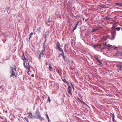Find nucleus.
I'll list each match as a JSON object with an SVG mask.
<instances>
[{
  "label": "nucleus",
  "mask_w": 122,
  "mask_h": 122,
  "mask_svg": "<svg viewBox=\"0 0 122 122\" xmlns=\"http://www.w3.org/2000/svg\"><path fill=\"white\" fill-rule=\"evenodd\" d=\"M33 117L36 119L38 118L41 121H42L44 119L41 116L40 112L38 109L36 110L35 115L33 116Z\"/></svg>",
  "instance_id": "nucleus-1"
},
{
  "label": "nucleus",
  "mask_w": 122,
  "mask_h": 122,
  "mask_svg": "<svg viewBox=\"0 0 122 122\" xmlns=\"http://www.w3.org/2000/svg\"><path fill=\"white\" fill-rule=\"evenodd\" d=\"M11 70L10 71V73L11 74L10 75V76L11 77H15L16 79V76H15V72L14 71V70H15V71H16V66H14V68H11Z\"/></svg>",
  "instance_id": "nucleus-2"
},
{
  "label": "nucleus",
  "mask_w": 122,
  "mask_h": 122,
  "mask_svg": "<svg viewBox=\"0 0 122 122\" xmlns=\"http://www.w3.org/2000/svg\"><path fill=\"white\" fill-rule=\"evenodd\" d=\"M43 49L41 51V52L40 51H39L38 52V54L39 55V59H41V56L43 57V56H45L43 55V53L45 52V44L44 43L43 44Z\"/></svg>",
  "instance_id": "nucleus-3"
},
{
  "label": "nucleus",
  "mask_w": 122,
  "mask_h": 122,
  "mask_svg": "<svg viewBox=\"0 0 122 122\" xmlns=\"http://www.w3.org/2000/svg\"><path fill=\"white\" fill-rule=\"evenodd\" d=\"M25 60L27 61L28 62V65H27L26 66L25 65V62H24V65L25 68H26V69H28V72L30 70V66L29 65V62H30V59H25Z\"/></svg>",
  "instance_id": "nucleus-4"
},
{
  "label": "nucleus",
  "mask_w": 122,
  "mask_h": 122,
  "mask_svg": "<svg viewBox=\"0 0 122 122\" xmlns=\"http://www.w3.org/2000/svg\"><path fill=\"white\" fill-rule=\"evenodd\" d=\"M111 35L112 36V39H114L116 35V32L115 30L111 31Z\"/></svg>",
  "instance_id": "nucleus-5"
},
{
  "label": "nucleus",
  "mask_w": 122,
  "mask_h": 122,
  "mask_svg": "<svg viewBox=\"0 0 122 122\" xmlns=\"http://www.w3.org/2000/svg\"><path fill=\"white\" fill-rule=\"evenodd\" d=\"M121 54H122L121 52L118 51L116 52V53L113 55V56H121L122 55Z\"/></svg>",
  "instance_id": "nucleus-6"
},
{
  "label": "nucleus",
  "mask_w": 122,
  "mask_h": 122,
  "mask_svg": "<svg viewBox=\"0 0 122 122\" xmlns=\"http://www.w3.org/2000/svg\"><path fill=\"white\" fill-rule=\"evenodd\" d=\"M68 86L67 92L69 94H70L71 96H72V94L71 93V88L69 85Z\"/></svg>",
  "instance_id": "nucleus-7"
},
{
  "label": "nucleus",
  "mask_w": 122,
  "mask_h": 122,
  "mask_svg": "<svg viewBox=\"0 0 122 122\" xmlns=\"http://www.w3.org/2000/svg\"><path fill=\"white\" fill-rule=\"evenodd\" d=\"M60 44L58 41L57 42V43L56 45V49H58V48L60 47Z\"/></svg>",
  "instance_id": "nucleus-8"
},
{
  "label": "nucleus",
  "mask_w": 122,
  "mask_h": 122,
  "mask_svg": "<svg viewBox=\"0 0 122 122\" xmlns=\"http://www.w3.org/2000/svg\"><path fill=\"white\" fill-rule=\"evenodd\" d=\"M53 69V68L52 67L51 64H49V70L51 72L52 70Z\"/></svg>",
  "instance_id": "nucleus-9"
},
{
  "label": "nucleus",
  "mask_w": 122,
  "mask_h": 122,
  "mask_svg": "<svg viewBox=\"0 0 122 122\" xmlns=\"http://www.w3.org/2000/svg\"><path fill=\"white\" fill-rule=\"evenodd\" d=\"M109 38V36H104L103 38V39L105 41H106L107 40L108 38Z\"/></svg>",
  "instance_id": "nucleus-10"
},
{
  "label": "nucleus",
  "mask_w": 122,
  "mask_h": 122,
  "mask_svg": "<svg viewBox=\"0 0 122 122\" xmlns=\"http://www.w3.org/2000/svg\"><path fill=\"white\" fill-rule=\"evenodd\" d=\"M49 32L48 31H47L45 33V38H46V37L49 36Z\"/></svg>",
  "instance_id": "nucleus-11"
},
{
  "label": "nucleus",
  "mask_w": 122,
  "mask_h": 122,
  "mask_svg": "<svg viewBox=\"0 0 122 122\" xmlns=\"http://www.w3.org/2000/svg\"><path fill=\"white\" fill-rule=\"evenodd\" d=\"M22 59L23 60L24 62L25 61V60L26 59L25 57V56L24 55V54H23L22 55Z\"/></svg>",
  "instance_id": "nucleus-12"
},
{
  "label": "nucleus",
  "mask_w": 122,
  "mask_h": 122,
  "mask_svg": "<svg viewBox=\"0 0 122 122\" xmlns=\"http://www.w3.org/2000/svg\"><path fill=\"white\" fill-rule=\"evenodd\" d=\"M28 116L31 119H32L33 117L32 116V114L30 112L29 113V115Z\"/></svg>",
  "instance_id": "nucleus-13"
},
{
  "label": "nucleus",
  "mask_w": 122,
  "mask_h": 122,
  "mask_svg": "<svg viewBox=\"0 0 122 122\" xmlns=\"http://www.w3.org/2000/svg\"><path fill=\"white\" fill-rule=\"evenodd\" d=\"M33 33L32 32H31L29 35V41L30 39V38H31L32 36V35H33Z\"/></svg>",
  "instance_id": "nucleus-14"
},
{
  "label": "nucleus",
  "mask_w": 122,
  "mask_h": 122,
  "mask_svg": "<svg viewBox=\"0 0 122 122\" xmlns=\"http://www.w3.org/2000/svg\"><path fill=\"white\" fill-rule=\"evenodd\" d=\"M62 81L65 83H66L67 84V85H69V83L68 82L66 81V80L65 79H63L62 80Z\"/></svg>",
  "instance_id": "nucleus-15"
},
{
  "label": "nucleus",
  "mask_w": 122,
  "mask_h": 122,
  "mask_svg": "<svg viewBox=\"0 0 122 122\" xmlns=\"http://www.w3.org/2000/svg\"><path fill=\"white\" fill-rule=\"evenodd\" d=\"M97 61H98V62H99L100 65H102V66L103 65L102 64V63L100 60H99V59Z\"/></svg>",
  "instance_id": "nucleus-16"
},
{
  "label": "nucleus",
  "mask_w": 122,
  "mask_h": 122,
  "mask_svg": "<svg viewBox=\"0 0 122 122\" xmlns=\"http://www.w3.org/2000/svg\"><path fill=\"white\" fill-rule=\"evenodd\" d=\"M57 49L61 52H63V50L60 47L58 48Z\"/></svg>",
  "instance_id": "nucleus-17"
},
{
  "label": "nucleus",
  "mask_w": 122,
  "mask_h": 122,
  "mask_svg": "<svg viewBox=\"0 0 122 122\" xmlns=\"http://www.w3.org/2000/svg\"><path fill=\"white\" fill-rule=\"evenodd\" d=\"M110 116L112 117V119H114V114H111L110 115Z\"/></svg>",
  "instance_id": "nucleus-18"
},
{
  "label": "nucleus",
  "mask_w": 122,
  "mask_h": 122,
  "mask_svg": "<svg viewBox=\"0 0 122 122\" xmlns=\"http://www.w3.org/2000/svg\"><path fill=\"white\" fill-rule=\"evenodd\" d=\"M79 23V22H78V23H77V24L76 25V26L74 28V30L73 31H74V30H75L76 28L77 27Z\"/></svg>",
  "instance_id": "nucleus-19"
},
{
  "label": "nucleus",
  "mask_w": 122,
  "mask_h": 122,
  "mask_svg": "<svg viewBox=\"0 0 122 122\" xmlns=\"http://www.w3.org/2000/svg\"><path fill=\"white\" fill-rule=\"evenodd\" d=\"M121 28L120 27H118L116 28V29L117 31H119L120 30V29Z\"/></svg>",
  "instance_id": "nucleus-20"
},
{
  "label": "nucleus",
  "mask_w": 122,
  "mask_h": 122,
  "mask_svg": "<svg viewBox=\"0 0 122 122\" xmlns=\"http://www.w3.org/2000/svg\"><path fill=\"white\" fill-rule=\"evenodd\" d=\"M106 46L108 47L109 48L111 47H112V45H110L109 44H107V45H106Z\"/></svg>",
  "instance_id": "nucleus-21"
},
{
  "label": "nucleus",
  "mask_w": 122,
  "mask_h": 122,
  "mask_svg": "<svg viewBox=\"0 0 122 122\" xmlns=\"http://www.w3.org/2000/svg\"><path fill=\"white\" fill-rule=\"evenodd\" d=\"M62 53H61L59 55V56H58L59 57L61 56H63L64 55V52H62Z\"/></svg>",
  "instance_id": "nucleus-22"
},
{
  "label": "nucleus",
  "mask_w": 122,
  "mask_h": 122,
  "mask_svg": "<svg viewBox=\"0 0 122 122\" xmlns=\"http://www.w3.org/2000/svg\"><path fill=\"white\" fill-rule=\"evenodd\" d=\"M115 27L114 26H112L111 28V31L115 30V29H114Z\"/></svg>",
  "instance_id": "nucleus-23"
},
{
  "label": "nucleus",
  "mask_w": 122,
  "mask_h": 122,
  "mask_svg": "<svg viewBox=\"0 0 122 122\" xmlns=\"http://www.w3.org/2000/svg\"><path fill=\"white\" fill-rule=\"evenodd\" d=\"M105 19L107 20H109L110 19H111V18L108 16H106L105 18Z\"/></svg>",
  "instance_id": "nucleus-24"
},
{
  "label": "nucleus",
  "mask_w": 122,
  "mask_h": 122,
  "mask_svg": "<svg viewBox=\"0 0 122 122\" xmlns=\"http://www.w3.org/2000/svg\"><path fill=\"white\" fill-rule=\"evenodd\" d=\"M101 46L100 44L97 45L96 46V47H97L98 48H100L101 47Z\"/></svg>",
  "instance_id": "nucleus-25"
},
{
  "label": "nucleus",
  "mask_w": 122,
  "mask_h": 122,
  "mask_svg": "<svg viewBox=\"0 0 122 122\" xmlns=\"http://www.w3.org/2000/svg\"><path fill=\"white\" fill-rule=\"evenodd\" d=\"M98 28L96 29H95V30H97L99 29L102 28V27L99 26H98Z\"/></svg>",
  "instance_id": "nucleus-26"
},
{
  "label": "nucleus",
  "mask_w": 122,
  "mask_h": 122,
  "mask_svg": "<svg viewBox=\"0 0 122 122\" xmlns=\"http://www.w3.org/2000/svg\"><path fill=\"white\" fill-rule=\"evenodd\" d=\"M94 57L97 60V61L99 60L98 57L97 56H95Z\"/></svg>",
  "instance_id": "nucleus-27"
},
{
  "label": "nucleus",
  "mask_w": 122,
  "mask_h": 122,
  "mask_svg": "<svg viewBox=\"0 0 122 122\" xmlns=\"http://www.w3.org/2000/svg\"><path fill=\"white\" fill-rule=\"evenodd\" d=\"M104 7V6L103 5H101L99 6V8L100 9Z\"/></svg>",
  "instance_id": "nucleus-28"
},
{
  "label": "nucleus",
  "mask_w": 122,
  "mask_h": 122,
  "mask_svg": "<svg viewBox=\"0 0 122 122\" xmlns=\"http://www.w3.org/2000/svg\"><path fill=\"white\" fill-rule=\"evenodd\" d=\"M41 29V27H39L37 29V31H40Z\"/></svg>",
  "instance_id": "nucleus-29"
},
{
  "label": "nucleus",
  "mask_w": 122,
  "mask_h": 122,
  "mask_svg": "<svg viewBox=\"0 0 122 122\" xmlns=\"http://www.w3.org/2000/svg\"><path fill=\"white\" fill-rule=\"evenodd\" d=\"M24 119H25L26 121L27 122H29V121L28 120V119L26 117H25L24 118Z\"/></svg>",
  "instance_id": "nucleus-30"
},
{
  "label": "nucleus",
  "mask_w": 122,
  "mask_h": 122,
  "mask_svg": "<svg viewBox=\"0 0 122 122\" xmlns=\"http://www.w3.org/2000/svg\"><path fill=\"white\" fill-rule=\"evenodd\" d=\"M48 99L49 102H50L51 101V100L50 99V97L49 96L48 97Z\"/></svg>",
  "instance_id": "nucleus-31"
},
{
  "label": "nucleus",
  "mask_w": 122,
  "mask_h": 122,
  "mask_svg": "<svg viewBox=\"0 0 122 122\" xmlns=\"http://www.w3.org/2000/svg\"><path fill=\"white\" fill-rule=\"evenodd\" d=\"M122 68V65L119 66V69H121Z\"/></svg>",
  "instance_id": "nucleus-32"
},
{
  "label": "nucleus",
  "mask_w": 122,
  "mask_h": 122,
  "mask_svg": "<svg viewBox=\"0 0 122 122\" xmlns=\"http://www.w3.org/2000/svg\"><path fill=\"white\" fill-rule=\"evenodd\" d=\"M77 99L79 101H80V102H82V101L78 97H77Z\"/></svg>",
  "instance_id": "nucleus-33"
},
{
  "label": "nucleus",
  "mask_w": 122,
  "mask_h": 122,
  "mask_svg": "<svg viewBox=\"0 0 122 122\" xmlns=\"http://www.w3.org/2000/svg\"><path fill=\"white\" fill-rule=\"evenodd\" d=\"M70 84H71V86H72V87L73 88V90H74V87L72 85V84L71 83Z\"/></svg>",
  "instance_id": "nucleus-34"
},
{
  "label": "nucleus",
  "mask_w": 122,
  "mask_h": 122,
  "mask_svg": "<svg viewBox=\"0 0 122 122\" xmlns=\"http://www.w3.org/2000/svg\"><path fill=\"white\" fill-rule=\"evenodd\" d=\"M103 45L105 46H106V45H107V44H106V42H105V44L104 43L103 44Z\"/></svg>",
  "instance_id": "nucleus-35"
},
{
  "label": "nucleus",
  "mask_w": 122,
  "mask_h": 122,
  "mask_svg": "<svg viewBox=\"0 0 122 122\" xmlns=\"http://www.w3.org/2000/svg\"><path fill=\"white\" fill-rule=\"evenodd\" d=\"M63 59L65 60L66 59V57L64 55L63 56Z\"/></svg>",
  "instance_id": "nucleus-36"
},
{
  "label": "nucleus",
  "mask_w": 122,
  "mask_h": 122,
  "mask_svg": "<svg viewBox=\"0 0 122 122\" xmlns=\"http://www.w3.org/2000/svg\"><path fill=\"white\" fill-rule=\"evenodd\" d=\"M46 116L47 117V119H49V117L48 116V115H47V114L46 115Z\"/></svg>",
  "instance_id": "nucleus-37"
},
{
  "label": "nucleus",
  "mask_w": 122,
  "mask_h": 122,
  "mask_svg": "<svg viewBox=\"0 0 122 122\" xmlns=\"http://www.w3.org/2000/svg\"><path fill=\"white\" fill-rule=\"evenodd\" d=\"M112 121L113 122H114L115 121L114 120V119H112Z\"/></svg>",
  "instance_id": "nucleus-38"
},
{
  "label": "nucleus",
  "mask_w": 122,
  "mask_h": 122,
  "mask_svg": "<svg viewBox=\"0 0 122 122\" xmlns=\"http://www.w3.org/2000/svg\"><path fill=\"white\" fill-rule=\"evenodd\" d=\"M117 5H121V4L120 3H118L117 4Z\"/></svg>",
  "instance_id": "nucleus-39"
},
{
  "label": "nucleus",
  "mask_w": 122,
  "mask_h": 122,
  "mask_svg": "<svg viewBox=\"0 0 122 122\" xmlns=\"http://www.w3.org/2000/svg\"><path fill=\"white\" fill-rule=\"evenodd\" d=\"M48 122H49V121H50V120L49 119H49H48Z\"/></svg>",
  "instance_id": "nucleus-40"
},
{
  "label": "nucleus",
  "mask_w": 122,
  "mask_h": 122,
  "mask_svg": "<svg viewBox=\"0 0 122 122\" xmlns=\"http://www.w3.org/2000/svg\"><path fill=\"white\" fill-rule=\"evenodd\" d=\"M117 48V47H115L114 48V49H116V48Z\"/></svg>",
  "instance_id": "nucleus-41"
},
{
  "label": "nucleus",
  "mask_w": 122,
  "mask_h": 122,
  "mask_svg": "<svg viewBox=\"0 0 122 122\" xmlns=\"http://www.w3.org/2000/svg\"><path fill=\"white\" fill-rule=\"evenodd\" d=\"M34 76V75H32V77H33V76Z\"/></svg>",
  "instance_id": "nucleus-42"
},
{
  "label": "nucleus",
  "mask_w": 122,
  "mask_h": 122,
  "mask_svg": "<svg viewBox=\"0 0 122 122\" xmlns=\"http://www.w3.org/2000/svg\"><path fill=\"white\" fill-rule=\"evenodd\" d=\"M95 28H96V29H96L98 28V27H96Z\"/></svg>",
  "instance_id": "nucleus-43"
},
{
  "label": "nucleus",
  "mask_w": 122,
  "mask_h": 122,
  "mask_svg": "<svg viewBox=\"0 0 122 122\" xmlns=\"http://www.w3.org/2000/svg\"><path fill=\"white\" fill-rule=\"evenodd\" d=\"M7 9H9V7H8L7 8Z\"/></svg>",
  "instance_id": "nucleus-44"
},
{
  "label": "nucleus",
  "mask_w": 122,
  "mask_h": 122,
  "mask_svg": "<svg viewBox=\"0 0 122 122\" xmlns=\"http://www.w3.org/2000/svg\"><path fill=\"white\" fill-rule=\"evenodd\" d=\"M121 54H121V55H121V56H122V52H121Z\"/></svg>",
  "instance_id": "nucleus-45"
},
{
  "label": "nucleus",
  "mask_w": 122,
  "mask_h": 122,
  "mask_svg": "<svg viewBox=\"0 0 122 122\" xmlns=\"http://www.w3.org/2000/svg\"><path fill=\"white\" fill-rule=\"evenodd\" d=\"M83 20H84V18H83Z\"/></svg>",
  "instance_id": "nucleus-46"
}]
</instances>
